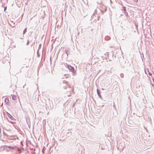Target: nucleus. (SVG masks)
<instances>
[{"label": "nucleus", "mask_w": 154, "mask_h": 154, "mask_svg": "<svg viewBox=\"0 0 154 154\" xmlns=\"http://www.w3.org/2000/svg\"><path fill=\"white\" fill-rule=\"evenodd\" d=\"M65 51L66 54L67 56H68V55H69V49L68 48H66L65 49Z\"/></svg>", "instance_id": "nucleus-7"}, {"label": "nucleus", "mask_w": 154, "mask_h": 154, "mask_svg": "<svg viewBox=\"0 0 154 154\" xmlns=\"http://www.w3.org/2000/svg\"><path fill=\"white\" fill-rule=\"evenodd\" d=\"M20 38L21 39H23V38Z\"/></svg>", "instance_id": "nucleus-24"}, {"label": "nucleus", "mask_w": 154, "mask_h": 154, "mask_svg": "<svg viewBox=\"0 0 154 154\" xmlns=\"http://www.w3.org/2000/svg\"><path fill=\"white\" fill-rule=\"evenodd\" d=\"M97 94L98 96L99 97L101 98V99H102V97L101 96V95L100 94V90L97 89Z\"/></svg>", "instance_id": "nucleus-6"}, {"label": "nucleus", "mask_w": 154, "mask_h": 154, "mask_svg": "<svg viewBox=\"0 0 154 154\" xmlns=\"http://www.w3.org/2000/svg\"><path fill=\"white\" fill-rule=\"evenodd\" d=\"M145 73H146V74H147V73H146V71H145Z\"/></svg>", "instance_id": "nucleus-25"}, {"label": "nucleus", "mask_w": 154, "mask_h": 154, "mask_svg": "<svg viewBox=\"0 0 154 154\" xmlns=\"http://www.w3.org/2000/svg\"><path fill=\"white\" fill-rule=\"evenodd\" d=\"M110 39V37L108 36H106L105 38V39L106 41H108Z\"/></svg>", "instance_id": "nucleus-9"}, {"label": "nucleus", "mask_w": 154, "mask_h": 154, "mask_svg": "<svg viewBox=\"0 0 154 154\" xmlns=\"http://www.w3.org/2000/svg\"><path fill=\"white\" fill-rule=\"evenodd\" d=\"M41 45V44H40V45H39V46H40Z\"/></svg>", "instance_id": "nucleus-29"}, {"label": "nucleus", "mask_w": 154, "mask_h": 154, "mask_svg": "<svg viewBox=\"0 0 154 154\" xmlns=\"http://www.w3.org/2000/svg\"><path fill=\"white\" fill-rule=\"evenodd\" d=\"M153 81H154V79H153Z\"/></svg>", "instance_id": "nucleus-26"}, {"label": "nucleus", "mask_w": 154, "mask_h": 154, "mask_svg": "<svg viewBox=\"0 0 154 154\" xmlns=\"http://www.w3.org/2000/svg\"><path fill=\"white\" fill-rule=\"evenodd\" d=\"M6 113L8 115V117L11 120L14 121L15 120V119L13 117V116L8 112H6Z\"/></svg>", "instance_id": "nucleus-4"}, {"label": "nucleus", "mask_w": 154, "mask_h": 154, "mask_svg": "<svg viewBox=\"0 0 154 154\" xmlns=\"http://www.w3.org/2000/svg\"><path fill=\"white\" fill-rule=\"evenodd\" d=\"M27 28H25L23 31V34H24L27 31Z\"/></svg>", "instance_id": "nucleus-12"}, {"label": "nucleus", "mask_w": 154, "mask_h": 154, "mask_svg": "<svg viewBox=\"0 0 154 154\" xmlns=\"http://www.w3.org/2000/svg\"><path fill=\"white\" fill-rule=\"evenodd\" d=\"M7 7H5L4 8V11H5L7 9Z\"/></svg>", "instance_id": "nucleus-17"}, {"label": "nucleus", "mask_w": 154, "mask_h": 154, "mask_svg": "<svg viewBox=\"0 0 154 154\" xmlns=\"http://www.w3.org/2000/svg\"><path fill=\"white\" fill-rule=\"evenodd\" d=\"M144 128L146 130L147 132V130L146 128L145 127H144Z\"/></svg>", "instance_id": "nucleus-21"}, {"label": "nucleus", "mask_w": 154, "mask_h": 154, "mask_svg": "<svg viewBox=\"0 0 154 154\" xmlns=\"http://www.w3.org/2000/svg\"><path fill=\"white\" fill-rule=\"evenodd\" d=\"M133 1L135 2H137L138 1V0H134Z\"/></svg>", "instance_id": "nucleus-19"}, {"label": "nucleus", "mask_w": 154, "mask_h": 154, "mask_svg": "<svg viewBox=\"0 0 154 154\" xmlns=\"http://www.w3.org/2000/svg\"><path fill=\"white\" fill-rule=\"evenodd\" d=\"M113 107L114 109H115L116 107L115 104V103L114 102H113Z\"/></svg>", "instance_id": "nucleus-15"}, {"label": "nucleus", "mask_w": 154, "mask_h": 154, "mask_svg": "<svg viewBox=\"0 0 154 154\" xmlns=\"http://www.w3.org/2000/svg\"><path fill=\"white\" fill-rule=\"evenodd\" d=\"M63 83L66 84L68 86L69 88L70 87V85H69L68 84V82H67V81H65V80L63 81Z\"/></svg>", "instance_id": "nucleus-11"}, {"label": "nucleus", "mask_w": 154, "mask_h": 154, "mask_svg": "<svg viewBox=\"0 0 154 154\" xmlns=\"http://www.w3.org/2000/svg\"><path fill=\"white\" fill-rule=\"evenodd\" d=\"M26 123L28 126L30 128V118L28 116L26 117Z\"/></svg>", "instance_id": "nucleus-2"}, {"label": "nucleus", "mask_w": 154, "mask_h": 154, "mask_svg": "<svg viewBox=\"0 0 154 154\" xmlns=\"http://www.w3.org/2000/svg\"><path fill=\"white\" fill-rule=\"evenodd\" d=\"M135 26H136V28L137 29V30L138 29V26L137 25L136 23L135 24Z\"/></svg>", "instance_id": "nucleus-16"}, {"label": "nucleus", "mask_w": 154, "mask_h": 154, "mask_svg": "<svg viewBox=\"0 0 154 154\" xmlns=\"http://www.w3.org/2000/svg\"><path fill=\"white\" fill-rule=\"evenodd\" d=\"M113 55H114L112 53H110L109 54L108 56V57H109V56H112V57H113Z\"/></svg>", "instance_id": "nucleus-13"}, {"label": "nucleus", "mask_w": 154, "mask_h": 154, "mask_svg": "<svg viewBox=\"0 0 154 154\" xmlns=\"http://www.w3.org/2000/svg\"><path fill=\"white\" fill-rule=\"evenodd\" d=\"M147 70H148L147 71L148 72V74L150 76H152V73L149 71V70L148 69H147Z\"/></svg>", "instance_id": "nucleus-14"}, {"label": "nucleus", "mask_w": 154, "mask_h": 154, "mask_svg": "<svg viewBox=\"0 0 154 154\" xmlns=\"http://www.w3.org/2000/svg\"><path fill=\"white\" fill-rule=\"evenodd\" d=\"M67 67L70 71L72 72L73 74H75L76 72V71L75 70V69L72 66L69 65H67Z\"/></svg>", "instance_id": "nucleus-1"}, {"label": "nucleus", "mask_w": 154, "mask_h": 154, "mask_svg": "<svg viewBox=\"0 0 154 154\" xmlns=\"http://www.w3.org/2000/svg\"><path fill=\"white\" fill-rule=\"evenodd\" d=\"M5 103L8 106H10V103L9 102V99L8 98H6L4 100Z\"/></svg>", "instance_id": "nucleus-5"}, {"label": "nucleus", "mask_w": 154, "mask_h": 154, "mask_svg": "<svg viewBox=\"0 0 154 154\" xmlns=\"http://www.w3.org/2000/svg\"><path fill=\"white\" fill-rule=\"evenodd\" d=\"M17 97L16 95H12V98L13 100H15L16 99Z\"/></svg>", "instance_id": "nucleus-10"}, {"label": "nucleus", "mask_w": 154, "mask_h": 154, "mask_svg": "<svg viewBox=\"0 0 154 154\" xmlns=\"http://www.w3.org/2000/svg\"><path fill=\"white\" fill-rule=\"evenodd\" d=\"M29 41L28 40L27 41V43L26 44V45H29Z\"/></svg>", "instance_id": "nucleus-18"}, {"label": "nucleus", "mask_w": 154, "mask_h": 154, "mask_svg": "<svg viewBox=\"0 0 154 154\" xmlns=\"http://www.w3.org/2000/svg\"><path fill=\"white\" fill-rule=\"evenodd\" d=\"M112 2L111 1V3H112Z\"/></svg>", "instance_id": "nucleus-28"}, {"label": "nucleus", "mask_w": 154, "mask_h": 154, "mask_svg": "<svg viewBox=\"0 0 154 154\" xmlns=\"http://www.w3.org/2000/svg\"><path fill=\"white\" fill-rule=\"evenodd\" d=\"M112 2L111 1V3H112Z\"/></svg>", "instance_id": "nucleus-27"}, {"label": "nucleus", "mask_w": 154, "mask_h": 154, "mask_svg": "<svg viewBox=\"0 0 154 154\" xmlns=\"http://www.w3.org/2000/svg\"><path fill=\"white\" fill-rule=\"evenodd\" d=\"M102 90H104V89L103 88H102Z\"/></svg>", "instance_id": "nucleus-23"}, {"label": "nucleus", "mask_w": 154, "mask_h": 154, "mask_svg": "<svg viewBox=\"0 0 154 154\" xmlns=\"http://www.w3.org/2000/svg\"><path fill=\"white\" fill-rule=\"evenodd\" d=\"M122 10L123 11V13L126 16H128V14L127 12L126 11V8L125 7H122Z\"/></svg>", "instance_id": "nucleus-3"}, {"label": "nucleus", "mask_w": 154, "mask_h": 154, "mask_svg": "<svg viewBox=\"0 0 154 154\" xmlns=\"http://www.w3.org/2000/svg\"><path fill=\"white\" fill-rule=\"evenodd\" d=\"M7 147L9 148H11V150H13L16 147L15 146H7Z\"/></svg>", "instance_id": "nucleus-8"}, {"label": "nucleus", "mask_w": 154, "mask_h": 154, "mask_svg": "<svg viewBox=\"0 0 154 154\" xmlns=\"http://www.w3.org/2000/svg\"><path fill=\"white\" fill-rule=\"evenodd\" d=\"M63 88H64V89H66V86H63Z\"/></svg>", "instance_id": "nucleus-22"}, {"label": "nucleus", "mask_w": 154, "mask_h": 154, "mask_svg": "<svg viewBox=\"0 0 154 154\" xmlns=\"http://www.w3.org/2000/svg\"><path fill=\"white\" fill-rule=\"evenodd\" d=\"M50 62H51V57H50Z\"/></svg>", "instance_id": "nucleus-20"}]
</instances>
